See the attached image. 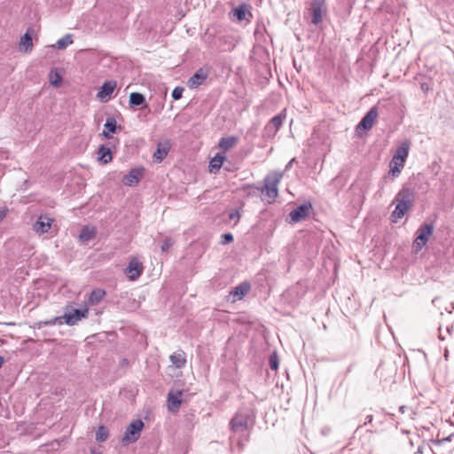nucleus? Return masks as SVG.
<instances>
[{"label": "nucleus", "mask_w": 454, "mask_h": 454, "mask_svg": "<svg viewBox=\"0 0 454 454\" xmlns=\"http://www.w3.org/2000/svg\"><path fill=\"white\" fill-rule=\"evenodd\" d=\"M286 114L285 110L280 114L275 115L271 120L267 123L264 128V136L267 137H273L281 128L284 121L286 120Z\"/></svg>", "instance_id": "obj_5"}, {"label": "nucleus", "mask_w": 454, "mask_h": 454, "mask_svg": "<svg viewBox=\"0 0 454 454\" xmlns=\"http://www.w3.org/2000/svg\"><path fill=\"white\" fill-rule=\"evenodd\" d=\"M447 332L448 333H450L451 332V329H450L449 327L447 328Z\"/></svg>", "instance_id": "obj_45"}, {"label": "nucleus", "mask_w": 454, "mask_h": 454, "mask_svg": "<svg viewBox=\"0 0 454 454\" xmlns=\"http://www.w3.org/2000/svg\"><path fill=\"white\" fill-rule=\"evenodd\" d=\"M168 148L158 145L156 152L153 153V160L156 162H161L168 154Z\"/></svg>", "instance_id": "obj_30"}, {"label": "nucleus", "mask_w": 454, "mask_h": 454, "mask_svg": "<svg viewBox=\"0 0 454 454\" xmlns=\"http://www.w3.org/2000/svg\"><path fill=\"white\" fill-rule=\"evenodd\" d=\"M325 0H314V25L319 23L326 15Z\"/></svg>", "instance_id": "obj_14"}, {"label": "nucleus", "mask_w": 454, "mask_h": 454, "mask_svg": "<svg viewBox=\"0 0 454 454\" xmlns=\"http://www.w3.org/2000/svg\"><path fill=\"white\" fill-rule=\"evenodd\" d=\"M409 144L407 142L403 143L401 146H399L393 156L394 160H398L400 162H404L409 154Z\"/></svg>", "instance_id": "obj_20"}, {"label": "nucleus", "mask_w": 454, "mask_h": 454, "mask_svg": "<svg viewBox=\"0 0 454 454\" xmlns=\"http://www.w3.org/2000/svg\"><path fill=\"white\" fill-rule=\"evenodd\" d=\"M65 322L64 316L63 317H55L49 320L40 321L37 323L38 328H42L46 325H62Z\"/></svg>", "instance_id": "obj_28"}, {"label": "nucleus", "mask_w": 454, "mask_h": 454, "mask_svg": "<svg viewBox=\"0 0 454 454\" xmlns=\"http://www.w3.org/2000/svg\"><path fill=\"white\" fill-rule=\"evenodd\" d=\"M116 87V82L114 81H106L103 83L100 88V90L98 92L97 97L101 101H107L111 97V94L114 92Z\"/></svg>", "instance_id": "obj_13"}, {"label": "nucleus", "mask_w": 454, "mask_h": 454, "mask_svg": "<svg viewBox=\"0 0 454 454\" xmlns=\"http://www.w3.org/2000/svg\"><path fill=\"white\" fill-rule=\"evenodd\" d=\"M415 200V192L413 189L403 186L396 194L395 200L397 204L393 211L392 216L401 219L407 211L412 207Z\"/></svg>", "instance_id": "obj_1"}, {"label": "nucleus", "mask_w": 454, "mask_h": 454, "mask_svg": "<svg viewBox=\"0 0 454 454\" xmlns=\"http://www.w3.org/2000/svg\"><path fill=\"white\" fill-rule=\"evenodd\" d=\"M105 129L103 135L106 138H110V133H114L117 129L116 121L114 118H107L104 125Z\"/></svg>", "instance_id": "obj_22"}, {"label": "nucleus", "mask_w": 454, "mask_h": 454, "mask_svg": "<svg viewBox=\"0 0 454 454\" xmlns=\"http://www.w3.org/2000/svg\"><path fill=\"white\" fill-rule=\"evenodd\" d=\"M238 142V138L236 137H227L221 138L219 142V147L224 151H227L233 147Z\"/></svg>", "instance_id": "obj_25"}, {"label": "nucleus", "mask_w": 454, "mask_h": 454, "mask_svg": "<svg viewBox=\"0 0 454 454\" xmlns=\"http://www.w3.org/2000/svg\"><path fill=\"white\" fill-rule=\"evenodd\" d=\"M247 188L251 190L247 193L249 196H257L260 193L261 188L259 187H256L254 185H249Z\"/></svg>", "instance_id": "obj_39"}, {"label": "nucleus", "mask_w": 454, "mask_h": 454, "mask_svg": "<svg viewBox=\"0 0 454 454\" xmlns=\"http://www.w3.org/2000/svg\"><path fill=\"white\" fill-rule=\"evenodd\" d=\"M71 43H73L72 35H66L65 36L57 41V47L59 50H63Z\"/></svg>", "instance_id": "obj_33"}, {"label": "nucleus", "mask_w": 454, "mask_h": 454, "mask_svg": "<svg viewBox=\"0 0 454 454\" xmlns=\"http://www.w3.org/2000/svg\"><path fill=\"white\" fill-rule=\"evenodd\" d=\"M98 159L103 164H107L113 160L112 152L109 147L101 145L98 151Z\"/></svg>", "instance_id": "obj_19"}, {"label": "nucleus", "mask_w": 454, "mask_h": 454, "mask_svg": "<svg viewBox=\"0 0 454 454\" xmlns=\"http://www.w3.org/2000/svg\"><path fill=\"white\" fill-rule=\"evenodd\" d=\"M144 428V422L141 419L132 421L126 428V431L121 438V442L124 445L135 442L138 440L141 431Z\"/></svg>", "instance_id": "obj_4"}, {"label": "nucleus", "mask_w": 454, "mask_h": 454, "mask_svg": "<svg viewBox=\"0 0 454 454\" xmlns=\"http://www.w3.org/2000/svg\"><path fill=\"white\" fill-rule=\"evenodd\" d=\"M433 233V225L428 223L422 224L417 231V237L415 239V246L420 249L424 247Z\"/></svg>", "instance_id": "obj_6"}, {"label": "nucleus", "mask_w": 454, "mask_h": 454, "mask_svg": "<svg viewBox=\"0 0 454 454\" xmlns=\"http://www.w3.org/2000/svg\"><path fill=\"white\" fill-rule=\"evenodd\" d=\"M52 224V219L47 215H41L34 223L33 229L36 233L43 234L48 232Z\"/></svg>", "instance_id": "obj_10"}, {"label": "nucleus", "mask_w": 454, "mask_h": 454, "mask_svg": "<svg viewBox=\"0 0 454 454\" xmlns=\"http://www.w3.org/2000/svg\"><path fill=\"white\" fill-rule=\"evenodd\" d=\"M183 390L171 389L168 394V409L171 412H176L179 410L182 403Z\"/></svg>", "instance_id": "obj_8"}, {"label": "nucleus", "mask_w": 454, "mask_h": 454, "mask_svg": "<svg viewBox=\"0 0 454 454\" xmlns=\"http://www.w3.org/2000/svg\"><path fill=\"white\" fill-rule=\"evenodd\" d=\"M184 92V88L182 87H176L172 91V98L175 100H178L182 98Z\"/></svg>", "instance_id": "obj_36"}, {"label": "nucleus", "mask_w": 454, "mask_h": 454, "mask_svg": "<svg viewBox=\"0 0 454 454\" xmlns=\"http://www.w3.org/2000/svg\"><path fill=\"white\" fill-rule=\"evenodd\" d=\"M240 215L239 211L235 210L230 213L229 218L231 221H235L236 223L239 220Z\"/></svg>", "instance_id": "obj_40"}, {"label": "nucleus", "mask_w": 454, "mask_h": 454, "mask_svg": "<svg viewBox=\"0 0 454 454\" xmlns=\"http://www.w3.org/2000/svg\"><path fill=\"white\" fill-rule=\"evenodd\" d=\"M169 359L172 364L177 369L184 367L186 364V355L182 350L173 353L169 356Z\"/></svg>", "instance_id": "obj_18"}, {"label": "nucleus", "mask_w": 454, "mask_h": 454, "mask_svg": "<svg viewBox=\"0 0 454 454\" xmlns=\"http://www.w3.org/2000/svg\"><path fill=\"white\" fill-rule=\"evenodd\" d=\"M172 245H173V241L170 238L165 239L161 245V247H160L161 251L162 252L168 251L171 247Z\"/></svg>", "instance_id": "obj_37"}, {"label": "nucleus", "mask_w": 454, "mask_h": 454, "mask_svg": "<svg viewBox=\"0 0 454 454\" xmlns=\"http://www.w3.org/2000/svg\"><path fill=\"white\" fill-rule=\"evenodd\" d=\"M95 234L96 231L94 228L84 226L79 234V239L82 242L86 243L90 241Z\"/></svg>", "instance_id": "obj_23"}, {"label": "nucleus", "mask_w": 454, "mask_h": 454, "mask_svg": "<svg viewBox=\"0 0 454 454\" xmlns=\"http://www.w3.org/2000/svg\"><path fill=\"white\" fill-rule=\"evenodd\" d=\"M294 160L293 159L291 161H289V164L288 165H291L292 162L294 161Z\"/></svg>", "instance_id": "obj_46"}, {"label": "nucleus", "mask_w": 454, "mask_h": 454, "mask_svg": "<svg viewBox=\"0 0 454 454\" xmlns=\"http://www.w3.org/2000/svg\"><path fill=\"white\" fill-rule=\"evenodd\" d=\"M223 160H224V156L216 154L209 162L210 171L211 172L218 171L223 164Z\"/></svg>", "instance_id": "obj_27"}, {"label": "nucleus", "mask_w": 454, "mask_h": 454, "mask_svg": "<svg viewBox=\"0 0 454 454\" xmlns=\"http://www.w3.org/2000/svg\"><path fill=\"white\" fill-rule=\"evenodd\" d=\"M4 364V358L0 356V367L3 365Z\"/></svg>", "instance_id": "obj_43"}, {"label": "nucleus", "mask_w": 454, "mask_h": 454, "mask_svg": "<svg viewBox=\"0 0 454 454\" xmlns=\"http://www.w3.org/2000/svg\"><path fill=\"white\" fill-rule=\"evenodd\" d=\"M439 339L442 340H443L445 339L443 334H442L441 333H439Z\"/></svg>", "instance_id": "obj_42"}, {"label": "nucleus", "mask_w": 454, "mask_h": 454, "mask_svg": "<svg viewBox=\"0 0 454 454\" xmlns=\"http://www.w3.org/2000/svg\"><path fill=\"white\" fill-rule=\"evenodd\" d=\"M269 362L271 370L276 371L278 368V357L276 353L270 355Z\"/></svg>", "instance_id": "obj_35"}, {"label": "nucleus", "mask_w": 454, "mask_h": 454, "mask_svg": "<svg viewBox=\"0 0 454 454\" xmlns=\"http://www.w3.org/2000/svg\"><path fill=\"white\" fill-rule=\"evenodd\" d=\"M221 244L225 245L233 240V235L231 233H224L221 236Z\"/></svg>", "instance_id": "obj_38"}, {"label": "nucleus", "mask_w": 454, "mask_h": 454, "mask_svg": "<svg viewBox=\"0 0 454 454\" xmlns=\"http://www.w3.org/2000/svg\"><path fill=\"white\" fill-rule=\"evenodd\" d=\"M232 17L238 21H242L246 19V9L244 6L239 5L231 11Z\"/></svg>", "instance_id": "obj_31"}, {"label": "nucleus", "mask_w": 454, "mask_h": 454, "mask_svg": "<svg viewBox=\"0 0 454 454\" xmlns=\"http://www.w3.org/2000/svg\"><path fill=\"white\" fill-rule=\"evenodd\" d=\"M249 290L250 285L248 283L243 282L237 286L230 292V297H232V302L241 300Z\"/></svg>", "instance_id": "obj_16"}, {"label": "nucleus", "mask_w": 454, "mask_h": 454, "mask_svg": "<svg viewBox=\"0 0 454 454\" xmlns=\"http://www.w3.org/2000/svg\"><path fill=\"white\" fill-rule=\"evenodd\" d=\"M367 419H368V420H369V421H372V415H369V416H367Z\"/></svg>", "instance_id": "obj_44"}, {"label": "nucleus", "mask_w": 454, "mask_h": 454, "mask_svg": "<svg viewBox=\"0 0 454 454\" xmlns=\"http://www.w3.org/2000/svg\"><path fill=\"white\" fill-rule=\"evenodd\" d=\"M108 437V430L104 426H100L96 432V440L99 442H105Z\"/></svg>", "instance_id": "obj_32"}, {"label": "nucleus", "mask_w": 454, "mask_h": 454, "mask_svg": "<svg viewBox=\"0 0 454 454\" xmlns=\"http://www.w3.org/2000/svg\"><path fill=\"white\" fill-rule=\"evenodd\" d=\"M282 178V175L279 173H272L267 175L263 180V186L261 187L260 194L262 195V200L267 204H271L275 201L278 195V184Z\"/></svg>", "instance_id": "obj_2"}, {"label": "nucleus", "mask_w": 454, "mask_h": 454, "mask_svg": "<svg viewBox=\"0 0 454 454\" xmlns=\"http://www.w3.org/2000/svg\"><path fill=\"white\" fill-rule=\"evenodd\" d=\"M50 81L54 87H59L62 82V79L58 72L51 71L50 74Z\"/></svg>", "instance_id": "obj_34"}, {"label": "nucleus", "mask_w": 454, "mask_h": 454, "mask_svg": "<svg viewBox=\"0 0 454 454\" xmlns=\"http://www.w3.org/2000/svg\"><path fill=\"white\" fill-rule=\"evenodd\" d=\"M403 165H404V162L394 160V158H393L390 162L389 174H391L393 176H397L401 173V169L403 167Z\"/></svg>", "instance_id": "obj_29"}, {"label": "nucleus", "mask_w": 454, "mask_h": 454, "mask_svg": "<svg viewBox=\"0 0 454 454\" xmlns=\"http://www.w3.org/2000/svg\"><path fill=\"white\" fill-rule=\"evenodd\" d=\"M254 423L252 411L249 409H240L231 420V428L234 433H244Z\"/></svg>", "instance_id": "obj_3"}, {"label": "nucleus", "mask_w": 454, "mask_h": 454, "mask_svg": "<svg viewBox=\"0 0 454 454\" xmlns=\"http://www.w3.org/2000/svg\"><path fill=\"white\" fill-rule=\"evenodd\" d=\"M7 209L0 208V221H2L6 216Z\"/></svg>", "instance_id": "obj_41"}, {"label": "nucleus", "mask_w": 454, "mask_h": 454, "mask_svg": "<svg viewBox=\"0 0 454 454\" xmlns=\"http://www.w3.org/2000/svg\"><path fill=\"white\" fill-rule=\"evenodd\" d=\"M142 175V169L133 168L123 177V183L128 186H134L138 184Z\"/></svg>", "instance_id": "obj_17"}, {"label": "nucleus", "mask_w": 454, "mask_h": 454, "mask_svg": "<svg viewBox=\"0 0 454 454\" xmlns=\"http://www.w3.org/2000/svg\"><path fill=\"white\" fill-rule=\"evenodd\" d=\"M145 103V98L139 92H132L129 95V105L131 106H139Z\"/></svg>", "instance_id": "obj_26"}, {"label": "nucleus", "mask_w": 454, "mask_h": 454, "mask_svg": "<svg viewBox=\"0 0 454 454\" xmlns=\"http://www.w3.org/2000/svg\"><path fill=\"white\" fill-rule=\"evenodd\" d=\"M88 313V309H73L72 312L65 313L64 314V319L65 323L68 325H75L79 320L85 317Z\"/></svg>", "instance_id": "obj_12"}, {"label": "nucleus", "mask_w": 454, "mask_h": 454, "mask_svg": "<svg viewBox=\"0 0 454 454\" xmlns=\"http://www.w3.org/2000/svg\"><path fill=\"white\" fill-rule=\"evenodd\" d=\"M378 117V109L376 106H372L363 117L361 121L356 126V131L359 129L369 130L372 128L375 120Z\"/></svg>", "instance_id": "obj_7"}, {"label": "nucleus", "mask_w": 454, "mask_h": 454, "mask_svg": "<svg viewBox=\"0 0 454 454\" xmlns=\"http://www.w3.org/2000/svg\"><path fill=\"white\" fill-rule=\"evenodd\" d=\"M127 273L129 275V278L132 281L137 279L143 272V265L137 259L133 258L129 262L127 267Z\"/></svg>", "instance_id": "obj_11"}, {"label": "nucleus", "mask_w": 454, "mask_h": 454, "mask_svg": "<svg viewBox=\"0 0 454 454\" xmlns=\"http://www.w3.org/2000/svg\"><path fill=\"white\" fill-rule=\"evenodd\" d=\"M106 292L103 289H95L93 290L89 296V303L90 305H97L105 296Z\"/></svg>", "instance_id": "obj_24"}, {"label": "nucleus", "mask_w": 454, "mask_h": 454, "mask_svg": "<svg viewBox=\"0 0 454 454\" xmlns=\"http://www.w3.org/2000/svg\"><path fill=\"white\" fill-rule=\"evenodd\" d=\"M33 47V40L32 35L28 31L25 33V35L20 38V51H30Z\"/></svg>", "instance_id": "obj_21"}, {"label": "nucleus", "mask_w": 454, "mask_h": 454, "mask_svg": "<svg viewBox=\"0 0 454 454\" xmlns=\"http://www.w3.org/2000/svg\"><path fill=\"white\" fill-rule=\"evenodd\" d=\"M207 78V74L202 68L199 69L187 82V85L191 89L198 88Z\"/></svg>", "instance_id": "obj_15"}, {"label": "nucleus", "mask_w": 454, "mask_h": 454, "mask_svg": "<svg viewBox=\"0 0 454 454\" xmlns=\"http://www.w3.org/2000/svg\"><path fill=\"white\" fill-rule=\"evenodd\" d=\"M311 205H301L297 207L296 208L293 209L289 213V223H296L299 222L303 221L309 215V210L310 208Z\"/></svg>", "instance_id": "obj_9"}]
</instances>
